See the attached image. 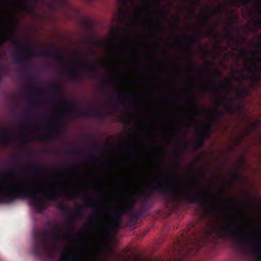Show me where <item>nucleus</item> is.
I'll use <instances>...</instances> for the list:
<instances>
[{
    "instance_id": "f257e3e1",
    "label": "nucleus",
    "mask_w": 261,
    "mask_h": 261,
    "mask_svg": "<svg viewBox=\"0 0 261 261\" xmlns=\"http://www.w3.org/2000/svg\"><path fill=\"white\" fill-rule=\"evenodd\" d=\"M177 170L172 176L164 178L154 187V190L162 195H170L173 202L179 204L182 202L196 203V158L193 160L192 180L185 178L179 182Z\"/></svg>"
},
{
    "instance_id": "f03ea898",
    "label": "nucleus",
    "mask_w": 261,
    "mask_h": 261,
    "mask_svg": "<svg viewBox=\"0 0 261 261\" xmlns=\"http://www.w3.org/2000/svg\"><path fill=\"white\" fill-rule=\"evenodd\" d=\"M200 4V0H197V203L201 202L209 212H217L219 210L221 205H216L214 202L213 192L211 189H208L206 193L203 196V198L201 199L199 196V172L200 167L199 166V162L200 155L198 152V150L202 145H203L204 141L202 136V130L200 133L199 126L200 121L199 117L200 115L199 110V99L200 94L199 90V77L198 71L199 68V64L198 62V54L200 49V38L201 34L199 30V14L198 7Z\"/></svg>"
},
{
    "instance_id": "7ed1b4c3",
    "label": "nucleus",
    "mask_w": 261,
    "mask_h": 261,
    "mask_svg": "<svg viewBox=\"0 0 261 261\" xmlns=\"http://www.w3.org/2000/svg\"><path fill=\"white\" fill-rule=\"evenodd\" d=\"M215 65L214 61L212 60H205L204 67L203 68V72L204 73V80L203 85L204 88L206 90L214 92L219 93L220 92L221 88H225L226 89V94L225 95H221L220 96L218 100L216 101V105L218 109L220 107L223 102H225L226 100H228L229 102L225 103L224 105V108L225 111L227 112H232L234 110H240L241 109V105H237L234 107L232 102L234 100L232 96H230L229 91L231 89L235 90L236 88L232 87L231 83L229 85L223 84V83H218V79H220L222 77V74L218 69L215 68L213 70V67Z\"/></svg>"
},
{
    "instance_id": "20e7f679",
    "label": "nucleus",
    "mask_w": 261,
    "mask_h": 261,
    "mask_svg": "<svg viewBox=\"0 0 261 261\" xmlns=\"http://www.w3.org/2000/svg\"><path fill=\"white\" fill-rule=\"evenodd\" d=\"M223 235L233 239L239 245H248L252 248L251 253L256 261H261V238L244 234L235 223H229L221 228Z\"/></svg>"
},
{
    "instance_id": "39448f33",
    "label": "nucleus",
    "mask_w": 261,
    "mask_h": 261,
    "mask_svg": "<svg viewBox=\"0 0 261 261\" xmlns=\"http://www.w3.org/2000/svg\"><path fill=\"white\" fill-rule=\"evenodd\" d=\"M51 230H44L43 231H34L33 237V250L32 253L37 257H42L44 251L51 250L54 251L56 247H49L48 238L52 237L56 240H59L62 238V235L59 232V229L61 228V226L57 223Z\"/></svg>"
},
{
    "instance_id": "423d86ee",
    "label": "nucleus",
    "mask_w": 261,
    "mask_h": 261,
    "mask_svg": "<svg viewBox=\"0 0 261 261\" xmlns=\"http://www.w3.org/2000/svg\"><path fill=\"white\" fill-rule=\"evenodd\" d=\"M225 11L224 6L222 4H219L216 6L206 5L204 7L202 10V22L206 29V32L204 33L205 37L217 39L219 36L218 27L220 25V21L215 20L214 22H212V18L213 16L222 14Z\"/></svg>"
},
{
    "instance_id": "0eeeda50",
    "label": "nucleus",
    "mask_w": 261,
    "mask_h": 261,
    "mask_svg": "<svg viewBox=\"0 0 261 261\" xmlns=\"http://www.w3.org/2000/svg\"><path fill=\"white\" fill-rule=\"evenodd\" d=\"M47 89L55 94L53 97L54 100L60 101L67 105V107L64 109V112L65 114L74 113L80 116H86L98 120L101 119V115L98 112L91 109H82L73 101L67 102L63 101L61 97V89L57 83L53 82L47 87Z\"/></svg>"
},
{
    "instance_id": "6e6552de",
    "label": "nucleus",
    "mask_w": 261,
    "mask_h": 261,
    "mask_svg": "<svg viewBox=\"0 0 261 261\" xmlns=\"http://www.w3.org/2000/svg\"><path fill=\"white\" fill-rule=\"evenodd\" d=\"M202 111L206 116L205 120L201 125V136L204 143L205 140L210 138L212 133L214 130V125L221 123L225 112L222 110H219L217 105L216 108L203 107Z\"/></svg>"
},
{
    "instance_id": "1a4fd4ad",
    "label": "nucleus",
    "mask_w": 261,
    "mask_h": 261,
    "mask_svg": "<svg viewBox=\"0 0 261 261\" xmlns=\"http://www.w3.org/2000/svg\"><path fill=\"white\" fill-rule=\"evenodd\" d=\"M33 57L49 58L58 60L63 64L67 63L66 61L62 58L60 53L57 51L52 50L44 53H39L33 50L30 47H27L25 52H22L15 57L14 61L16 63L27 67L28 66V60Z\"/></svg>"
},
{
    "instance_id": "9d476101",
    "label": "nucleus",
    "mask_w": 261,
    "mask_h": 261,
    "mask_svg": "<svg viewBox=\"0 0 261 261\" xmlns=\"http://www.w3.org/2000/svg\"><path fill=\"white\" fill-rule=\"evenodd\" d=\"M250 53L254 59L259 63L260 66H258L256 62H253L251 66L245 65V68L248 71L252 73L250 79L254 80V81H259L260 77L258 72H260L261 71V50H251ZM241 74L239 76L234 77V80L238 81V82H242V81H243L245 79H248V78H249L248 76L245 75V73H244L242 71H241Z\"/></svg>"
},
{
    "instance_id": "9b49d317",
    "label": "nucleus",
    "mask_w": 261,
    "mask_h": 261,
    "mask_svg": "<svg viewBox=\"0 0 261 261\" xmlns=\"http://www.w3.org/2000/svg\"><path fill=\"white\" fill-rule=\"evenodd\" d=\"M134 212V208L129 205L120 206L114 210L111 213V221L105 225V228L109 230L117 231L120 227L121 217L124 215H130Z\"/></svg>"
},
{
    "instance_id": "f8f14e48",
    "label": "nucleus",
    "mask_w": 261,
    "mask_h": 261,
    "mask_svg": "<svg viewBox=\"0 0 261 261\" xmlns=\"http://www.w3.org/2000/svg\"><path fill=\"white\" fill-rule=\"evenodd\" d=\"M191 230L187 231L185 234L183 233L182 236L177 238V246L179 247V250H182L185 248H189L192 244H193L195 240V233L193 232V236Z\"/></svg>"
},
{
    "instance_id": "ddd939ff",
    "label": "nucleus",
    "mask_w": 261,
    "mask_h": 261,
    "mask_svg": "<svg viewBox=\"0 0 261 261\" xmlns=\"http://www.w3.org/2000/svg\"><path fill=\"white\" fill-rule=\"evenodd\" d=\"M59 208L63 212L69 214V216L66 219V222L72 230L73 229V225L75 221L74 217L82 218L84 217L83 211L81 207H78L72 214L67 208L63 204H60Z\"/></svg>"
},
{
    "instance_id": "4468645a",
    "label": "nucleus",
    "mask_w": 261,
    "mask_h": 261,
    "mask_svg": "<svg viewBox=\"0 0 261 261\" xmlns=\"http://www.w3.org/2000/svg\"><path fill=\"white\" fill-rule=\"evenodd\" d=\"M193 93H192V100H193V121L192 124L194 128H196V63L193 61Z\"/></svg>"
},
{
    "instance_id": "2eb2a0df",
    "label": "nucleus",
    "mask_w": 261,
    "mask_h": 261,
    "mask_svg": "<svg viewBox=\"0 0 261 261\" xmlns=\"http://www.w3.org/2000/svg\"><path fill=\"white\" fill-rule=\"evenodd\" d=\"M70 254L66 253L65 250H63L62 254V258L60 261H87L86 259L85 253L82 251L77 252L73 255Z\"/></svg>"
},
{
    "instance_id": "dca6fc26",
    "label": "nucleus",
    "mask_w": 261,
    "mask_h": 261,
    "mask_svg": "<svg viewBox=\"0 0 261 261\" xmlns=\"http://www.w3.org/2000/svg\"><path fill=\"white\" fill-rule=\"evenodd\" d=\"M224 38L228 40L229 43L234 41L238 45L240 44V40L237 39L236 35L233 32L232 27H226L225 28V34L224 35Z\"/></svg>"
},
{
    "instance_id": "f3484780",
    "label": "nucleus",
    "mask_w": 261,
    "mask_h": 261,
    "mask_svg": "<svg viewBox=\"0 0 261 261\" xmlns=\"http://www.w3.org/2000/svg\"><path fill=\"white\" fill-rule=\"evenodd\" d=\"M76 64L85 67H91V72L94 76L97 75V70L95 67L96 63L94 62H83L81 60L76 59L75 60Z\"/></svg>"
},
{
    "instance_id": "a211bd4d",
    "label": "nucleus",
    "mask_w": 261,
    "mask_h": 261,
    "mask_svg": "<svg viewBox=\"0 0 261 261\" xmlns=\"http://www.w3.org/2000/svg\"><path fill=\"white\" fill-rule=\"evenodd\" d=\"M42 189L45 190L44 191L46 194V196L45 197L46 200L56 201L60 196V191L59 190H57L55 189H52L51 190H47L44 188Z\"/></svg>"
},
{
    "instance_id": "6ab92c4d",
    "label": "nucleus",
    "mask_w": 261,
    "mask_h": 261,
    "mask_svg": "<svg viewBox=\"0 0 261 261\" xmlns=\"http://www.w3.org/2000/svg\"><path fill=\"white\" fill-rule=\"evenodd\" d=\"M14 34V29L13 27H12L11 29V35L7 38V40L10 41L11 43L15 45L18 48H21L27 45V42L25 41L21 42L17 39L12 37V35H13Z\"/></svg>"
},
{
    "instance_id": "aec40b11",
    "label": "nucleus",
    "mask_w": 261,
    "mask_h": 261,
    "mask_svg": "<svg viewBox=\"0 0 261 261\" xmlns=\"http://www.w3.org/2000/svg\"><path fill=\"white\" fill-rule=\"evenodd\" d=\"M69 75L70 80L73 82L80 81L83 79L81 72L77 69L72 68L69 70Z\"/></svg>"
},
{
    "instance_id": "412c9836",
    "label": "nucleus",
    "mask_w": 261,
    "mask_h": 261,
    "mask_svg": "<svg viewBox=\"0 0 261 261\" xmlns=\"http://www.w3.org/2000/svg\"><path fill=\"white\" fill-rule=\"evenodd\" d=\"M252 0H227L226 2V5L229 6H237V7H241V6H245L247 4L251 2Z\"/></svg>"
},
{
    "instance_id": "4be33fe9",
    "label": "nucleus",
    "mask_w": 261,
    "mask_h": 261,
    "mask_svg": "<svg viewBox=\"0 0 261 261\" xmlns=\"http://www.w3.org/2000/svg\"><path fill=\"white\" fill-rule=\"evenodd\" d=\"M30 172L34 174H44L46 173L49 171L57 172L59 171L55 170H50V169H41L37 167L33 166L29 168Z\"/></svg>"
},
{
    "instance_id": "5701e85b",
    "label": "nucleus",
    "mask_w": 261,
    "mask_h": 261,
    "mask_svg": "<svg viewBox=\"0 0 261 261\" xmlns=\"http://www.w3.org/2000/svg\"><path fill=\"white\" fill-rule=\"evenodd\" d=\"M71 153L74 154L79 155L84 154V156L89 160H93L96 158L95 156L93 154H90L84 150L77 148H74L72 150Z\"/></svg>"
},
{
    "instance_id": "b1692460",
    "label": "nucleus",
    "mask_w": 261,
    "mask_h": 261,
    "mask_svg": "<svg viewBox=\"0 0 261 261\" xmlns=\"http://www.w3.org/2000/svg\"><path fill=\"white\" fill-rule=\"evenodd\" d=\"M235 91L236 92L238 98H245L249 93V90L247 88H236Z\"/></svg>"
},
{
    "instance_id": "393cba45",
    "label": "nucleus",
    "mask_w": 261,
    "mask_h": 261,
    "mask_svg": "<svg viewBox=\"0 0 261 261\" xmlns=\"http://www.w3.org/2000/svg\"><path fill=\"white\" fill-rule=\"evenodd\" d=\"M14 139V136L12 135H8L4 138L0 137V144L3 145H8L12 142Z\"/></svg>"
},
{
    "instance_id": "a878e982",
    "label": "nucleus",
    "mask_w": 261,
    "mask_h": 261,
    "mask_svg": "<svg viewBox=\"0 0 261 261\" xmlns=\"http://www.w3.org/2000/svg\"><path fill=\"white\" fill-rule=\"evenodd\" d=\"M62 127L61 123L57 122L56 125L50 123L47 125L46 128L48 130L53 131L55 133H58L59 132V128Z\"/></svg>"
},
{
    "instance_id": "bb28decb",
    "label": "nucleus",
    "mask_w": 261,
    "mask_h": 261,
    "mask_svg": "<svg viewBox=\"0 0 261 261\" xmlns=\"http://www.w3.org/2000/svg\"><path fill=\"white\" fill-rule=\"evenodd\" d=\"M119 15L123 19L128 18L132 23L134 22V18L132 17L128 13V12L125 10H121L120 12Z\"/></svg>"
},
{
    "instance_id": "cd10ccee",
    "label": "nucleus",
    "mask_w": 261,
    "mask_h": 261,
    "mask_svg": "<svg viewBox=\"0 0 261 261\" xmlns=\"http://www.w3.org/2000/svg\"><path fill=\"white\" fill-rule=\"evenodd\" d=\"M25 3H21L20 5L21 9L27 13H32L34 11L31 7L27 3L32 0H23Z\"/></svg>"
},
{
    "instance_id": "c85d7f7f",
    "label": "nucleus",
    "mask_w": 261,
    "mask_h": 261,
    "mask_svg": "<svg viewBox=\"0 0 261 261\" xmlns=\"http://www.w3.org/2000/svg\"><path fill=\"white\" fill-rule=\"evenodd\" d=\"M135 203L136 200L135 198V194L134 193H130L129 195V198L126 205H129L131 207L134 208L135 205Z\"/></svg>"
},
{
    "instance_id": "c756f323",
    "label": "nucleus",
    "mask_w": 261,
    "mask_h": 261,
    "mask_svg": "<svg viewBox=\"0 0 261 261\" xmlns=\"http://www.w3.org/2000/svg\"><path fill=\"white\" fill-rule=\"evenodd\" d=\"M172 158L173 159V164L176 167H178L180 164V161L179 158V156L177 153L173 152L171 154Z\"/></svg>"
},
{
    "instance_id": "7c9ffc66",
    "label": "nucleus",
    "mask_w": 261,
    "mask_h": 261,
    "mask_svg": "<svg viewBox=\"0 0 261 261\" xmlns=\"http://www.w3.org/2000/svg\"><path fill=\"white\" fill-rule=\"evenodd\" d=\"M27 88L29 90H36L39 88L38 85L36 83H33L27 85Z\"/></svg>"
},
{
    "instance_id": "2f4dec72",
    "label": "nucleus",
    "mask_w": 261,
    "mask_h": 261,
    "mask_svg": "<svg viewBox=\"0 0 261 261\" xmlns=\"http://www.w3.org/2000/svg\"><path fill=\"white\" fill-rule=\"evenodd\" d=\"M117 95L118 96L117 99L115 102V106L118 107L124 105V101L122 100L120 97L118 95V94L117 93Z\"/></svg>"
},
{
    "instance_id": "473e14b6",
    "label": "nucleus",
    "mask_w": 261,
    "mask_h": 261,
    "mask_svg": "<svg viewBox=\"0 0 261 261\" xmlns=\"http://www.w3.org/2000/svg\"><path fill=\"white\" fill-rule=\"evenodd\" d=\"M133 220L135 222H137L139 217V214L138 213H135V212L129 215Z\"/></svg>"
},
{
    "instance_id": "72a5a7b5",
    "label": "nucleus",
    "mask_w": 261,
    "mask_h": 261,
    "mask_svg": "<svg viewBox=\"0 0 261 261\" xmlns=\"http://www.w3.org/2000/svg\"><path fill=\"white\" fill-rule=\"evenodd\" d=\"M193 34L192 36V42L194 44L195 43H196V24L194 23H193Z\"/></svg>"
},
{
    "instance_id": "f704fd0d",
    "label": "nucleus",
    "mask_w": 261,
    "mask_h": 261,
    "mask_svg": "<svg viewBox=\"0 0 261 261\" xmlns=\"http://www.w3.org/2000/svg\"><path fill=\"white\" fill-rule=\"evenodd\" d=\"M94 145L100 151L101 153L103 154L105 153V150L101 148L97 143L95 142L94 143Z\"/></svg>"
},
{
    "instance_id": "c9c22d12",
    "label": "nucleus",
    "mask_w": 261,
    "mask_h": 261,
    "mask_svg": "<svg viewBox=\"0 0 261 261\" xmlns=\"http://www.w3.org/2000/svg\"><path fill=\"white\" fill-rule=\"evenodd\" d=\"M245 136V134H241V135H240L239 137L237 138V144H238V143H241L242 140H243V139L244 138Z\"/></svg>"
},
{
    "instance_id": "e433bc0d",
    "label": "nucleus",
    "mask_w": 261,
    "mask_h": 261,
    "mask_svg": "<svg viewBox=\"0 0 261 261\" xmlns=\"http://www.w3.org/2000/svg\"><path fill=\"white\" fill-rule=\"evenodd\" d=\"M254 24L255 25V27H257V28H261V18H259V19H257V20H255L254 22Z\"/></svg>"
},
{
    "instance_id": "4c0bfd02",
    "label": "nucleus",
    "mask_w": 261,
    "mask_h": 261,
    "mask_svg": "<svg viewBox=\"0 0 261 261\" xmlns=\"http://www.w3.org/2000/svg\"><path fill=\"white\" fill-rule=\"evenodd\" d=\"M229 18L230 19V20H236V19L237 18V16L235 12H231Z\"/></svg>"
},
{
    "instance_id": "58836bf2",
    "label": "nucleus",
    "mask_w": 261,
    "mask_h": 261,
    "mask_svg": "<svg viewBox=\"0 0 261 261\" xmlns=\"http://www.w3.org/2000/svg\"><path fill=\"white\" fill-rule=\"evenodd\" d=\"M212 170H211V169H207V170H206L204 172V174L206 178H208V175H210V174H212Z\"/></svg>"
},
{
    "instance_id": "ea45409f",
    "label": "nucleus",
    "mask_w": 261,
    "mask_h": 261,
    "mask_svg": "<svg viewBox=\"0 0 261 261\" xmlns=\"http://www.w3.org/2000/svg\"><path fill=\"white\" fill-rule=\"evenodd\" d=\"M30 105L32 107H36L38 105V102L37 100H33L30 102Z\"/></svg>"
},
{
    "instance_id": "a19ab883",
    "label": "nucleus",
    "mask_w": 261,
    "mask_h": 261,
    "mask_svg": "<svg viewBox=\"0 0 261 261\" xmlns=\"http://www.w3.org/2000/svg\"><path fill=\"white\" fill-rule=\"evenodd\" d=\"M83 23L85 25H86L89 29L91 28V24L88 20H84L83 21Z\"/></svg>"
},
{
    "instance_id": "79ce46f5",
    "label": "nucleus",
    "mask_w": 261,
    "mask_h": 261,
    "mask_svg": "<svg viewBox=\"0 0 261 261\" xmlns=\"http://www.w3.org/2000/svg\"><path fill=\"white\" fill-rule=\"evenodd\" d=\"M253 46L256 47H261V40H257V41L254 42Z\"/></svg>"
},
{
    "instance_id": "37998d69",
    "label": "nucleus",
    "mask_w": 261,
    "mask_h": 261,
    "mask_svg": "<svg viewBox=\"0 0 261 261\" xmlns=\"http://www.w3.org/2000/svg\"><path fill=\"white\" fill-rule=\"evenodd\" d=\"M23 118L25 119V120H31L32 119V117H31V116L28 114V113H26L23 116Z\"/></svg>"
},
{
    "instance_id": "c03bdc74",
    "label": "nucleus",
    "mask_w": 261,
    "mask_h": 261,
    "mask_svg": "<svg viewBox=\"0 0 261 261\" xmlns=\"http://www.w3.org/2000/svg\"><path fill=\"white\" fill-rule=\"evenodd\" d=\"M127 137L129 139H133L134 138L140 139V136H137V137H135L132 135H131L130 134H129V133L127 134Z\"/></svg>"
},
{
    "instance_id": "a18cd8bd",
    "label": "nucleus",
    "mask_w": 261,
    "mask_h": 261,
    "mask_svg": "<svg viewBox=\"0 0 261 261\" xmlns=\"http://www.w3.org/2000/svg\"><path fill=\"white\" fill-rule=\"evenodd\" d=\"M48 139H49L48 137H46V136H39L38 138V140H40V141H44V140H48Z\"/></svg>"
},
{
    "instance_id": "49530a36",
    "label": "nucleus",
    "mask_w": 261,
    "mask_h": 261,
    "mask_svg": "<svg viewBox=\"0 0 261 261\" xmlns=\"http://www.w3.org/2000/svg\"><path fill=\"white\" fill-rule=\"evenodd\" d=\"M121 122L123 124H129V121L127 119H121Z\"/></svg>"
},
{
    "instance_id": "de8ad7c7",
    "label": "nucleus",
    "mask_w": 261,
    "mask_h": 261,
    "mask_svg": "<svg viewBox=\"0 0 261 261\" xmlns=\"http://www.w3.org/2000/svg\"><path fill=\"white\" fill-rule=\"evenodd\" d=\"M162 15V17L165 18V19H166L168 16V12H165L164 11H162L161 12Z\"/></svg>"
},
{
    "instance_id": "09e8293b",
    "label": "nucleus",
    "mask_w": 261,
    "mask_h": 261,
    "mask_svg": "<svg viewBox=\"0 0 261 261\" xmlns=\"http://www.w3.org/2000/svg\"><path fill=\"white\" fill-rule=\"evenodd\" d=\"M193 151H196V139L194 138H193Z\"/></svg>"
},
{
    "instance_id": "8fccbe9b",
    "label": "nucleus",
    "mask_w": 261,
    "mask_h": 261,
    "mask_svg": "<svg viewBox=\"0 0 261 261\" xmlns=\"http://www.w3.org/2000/svg\"><path fill=\"white\" fill-rule=\"evenodd\" d=\"M259 122H258L257 123H255L254 126H251L250 127V131L252 130V129H255V128L256 127L257 124H259Z\"/></svg>"
},
{
    "instance_id": "3c124183",
    "label": "nucleus",
    "mask_w": 261,
    "mask_h": 261,
    "mask_svg": "<svg viewBox=\"0 0 261 261\" xmlns=\"http://www.w3.org/2000/svg\"><path fill=\"white\" fill-rule=\"evenodd\" d=\"M149 197V195L147 194H144L142 196V198L144 201H146V199Z\"/></svg>"
},
{
    "instance_id": "603ef678",
    "label": "nucleus",
    "mask_w": 261,
    "mask_h": 261,
    "mask_svg": "<svg viewBox=\"0 0 261 261\" xmlns=\"http://www.w3.org/2000/svg\"><path fill=\"white\" fill-rule=\"evenodd\" d=\"M88 207H90V208H92V209H93L94 210H95L97 209V207L96 206H94V205H92L91 204L88 205Z\"/></svg>"
},
{
    "instance_id": "864d4df0",
    "label": "nucleus",
    "mask_w": 261,
    "mask_h": 261,
    "mask_svg": "<svg viewBox=\"0 0 261 261\" xmlns=\"http://www.w3.org/2000/svg\"><path fill=\"white\" fill-rule=\"evenodd\" d=\"M123 30L124 31H126L128 34H129V35L130 34V31L129 29L124 28H123Z\"/></svg>"
},
{
    "instance_id": "5fc2aeb1",
    "label": "nucleus",
    "mask_w": 261,
    "mask_h": 261,
    "mask_svg": "<svg viewBox=\"0 0 261 261\" xmlns=\"http://www.w3.org/2000/svg\"><path fill=\"white\" fill-rule=\"evenodd\" d=\"M233 174H234L235 177L237 178V179H238V178H239L240 174H239V173H238V172H234Z\"/></svg>"
},
{
    "instance_id": "6e6d98bb",
    "label": "nucleus",
    "mask_w": 261,
    "mask_h": 261,
    "mask_svg": "<svg viewBox=\"0 0 261 261\" xmlns=\"http://www.w3.org/2000/svg\"><path fill=\"white\" fill-rule=\"evenodd\" d=\"M226 192V191L225 190V189H221V190H220L219 191V193L220 194H224V193H225Z\"/></svg>"
},
{
    "instance_id": "4d7b16f0",
    "label": "nucleus",
    "mask_w": 261,
    "mask_h": 261,
    "mask_svg": "<svg viewBox=\"0 0 261 261\" xmlns=\"http://www.w3.org/2000/svg\"><path fill=\"white\" fill-rule=\"evenodd\" d=\"M27 79L29 80H31L33 79V76H32V75L30 73H28L27 74Z\"/></svg>"
},
{
    "instance_id": "13d9d810",
    "label": "nucleus",
    "mask_w": 261,
    "mask_h": 261,
    "mask_svg": "<svg viewBox=\"0 0 261 261\" xmlns=\"http://www.w3.org/2000/svg\"><path fill=\"white\" fill-rule=\"evenodd\" d=\"M93 216H94L95 218H96V219H99V218H100V215H99L98 214H97V213H95V214H94V215H93Z\"/></svg>"
},
{
    "instance_id": "bf43d9fd",
    "label": "nucleus",
    "mask_w": 261,
    "mask_h": 261,
    "mask_svg": "<svg viewBox=\"0 0 261 261\" xmlns=\"http://www.w3.org/2000/svg\"><path fill=\"white\" fill-rule=\"evenodd\" d=\"M247 53H248V51H246V50H242L241 51V54L243 55H247Z\"/></svg>"
},
{
    "instance_id": "052dcab7",
    "label": "nucleus",
    "mask_w": 261,
    "mask_h": 261,
    "mask_svg": "<svg viewBox=\"0 0 261 261\" xmlns=\"http://www.w3.org/2000/svg\"><path fill=\"white\" fill-rule=\"evenodd\" d=\"M119 31V28H117L116 29V31H113V33L115 35H118V32Z\"/></svg>"
},
{
    "instance_id": "680f3d73",
    "label": "nucleus",
    "mask_w": 261,
    "mask_h": 261,
    "mask_svg": "<svg viewBox=\"0 0 261 261\" xmlns=\"http://www.w3.org/2000/svg\"><path fill=\"white\" fill-rule=\"evenodd\" d=\"M85 233H86L85 231H81L80 232H79L77 233V234L79 236H81V235H83V234H85Z\"/></svg>"
},
{
    "instance_id": "e2e57ef3",
    "label": "nucleus",
    "mask_w": 261,
    "mask_h": 261,
    "mask_svg": "<svg viewBox=\"0 0 261 261\" xmlns=\"http://www.w3.org/2000/svg\"><path fill=\"white\" fill-rule=\"evenodd\" d=\"M156 25H157V27H158V28L159 29H161V28H162V27H161V23H160V22H158H158H156Z\"/></svg>"
},
{
    "instance_id": "0e129e2a",
    "label": "nucleus",
    "mask_w": 261,
    "mask_h": 261,
    "mask_svg": "<svg viewBox=\"0 0 261 261\" xmlns=\"http://www.w3.org/2000/svg\"><path fill=\"white\" fill-rule=\"evenodd\" d=\"M161 148H162V150L163 151V152L164 153L166 152L167 150H166V148L164 146H162Z\"/></svg>"
},
{
    "instance_id": "69168bd1",
    "label": "nucleus",
    "mask_w": 261,
    "mask_h": 261,
    "mask_svg": "<svg viewBox=\"0 0 261 261\" xmlns=\"http://www.w3.org/2000/svg\"><path fill=\"white\" fill-rule=\"evenodd\" d=\"M47 225L48 226H51L53 225V223L51 221H48L47 223Z\"/></svg>"
},
{
    "instance_id": "338daca9",
    "label": "nucleus",
    "mask_w": 261,
    "mask_h": 261,
    "mask_svg": "<svg viewBox=\"0 0 261 261\" xmlns=\"http://www.w3.org/2000/svg\"><path fill=\"white\" fill-rule=\"evenodd\" d=\"M101 88L102 90H105L106 88V85L103 84V85H101Z\"/></svg>"
},
{
    "instance_id": "774afa93",
    "label": "nucleus",
    "mask_w": 261,
    "mask_h": 261,
    "mask_svg": "<svg viewBox=\"0 0 261 261\" xmlns=\"http://www.w3.org/2000/svg\"><path fill=\"white\" fill-rule=\"evenodd\" d=\"M205 53L207 55H211V54H213V52H211V51H206Z\"/></svg>"
}]
</instances>
